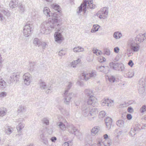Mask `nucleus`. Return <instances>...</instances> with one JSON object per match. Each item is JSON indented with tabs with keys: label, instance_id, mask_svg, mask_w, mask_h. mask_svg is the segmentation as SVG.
I'll return each instance as SVG.
<instances>
[{
	"label": "nucleus",
	"instance_id": "5fc2aeb1",
	"mask_svg": "<svg viewBox=\"0 0 146 146\" xmlns=\"http://www.w3.org/2000/svg\"><path fill=\"white\" fill-rule=\"evenodd\" d=\"M7 95V93L5 92H3L0 93V97H5Z\"/></svg>",
	"mask_w": 146,
	"mask_h": 146
},
{
	"label": "nucleus",
	"instance_id": "c03bdc74",
	"mask_svg": "<svg viewBox=\"0 0 146 146\" xmlns=\"http://www.w3.org/2000/svg\"><path fill=\"white\" fill-rule=\"evenodd\" d=\"M106 113L105 112L103 111H101L99 114V117L100 118H102L104 117Z\"/></svg>",
	"mask_w": 146,
	"mask_h": 146
},
{
	"label": "nucleus",
	"instance_id": "393cba45",
	"mask_svg": "<svg viewBox=\"0 0 146 146\" xmlns=\"http://www.w3.org/2000/svg\"><path fill=\"white\" fill-rule=\"evenodd\" d=\"M122 36L121 33L119 32L116 31L113 33V37L116 39H119L121 38Z\"/></svg>",
	"mask_w": 146,
	"mask_h": 146
},
{
	"label": "nucleus",
	"instance_id": "8fccbe9b",
	"mask_svg": "<svg viewBox=\"0 0 146 146\" xmlns=\"http://www.w3.org/2000/svg\"><path fill=\"white\" fill-rule=\"evenodd\" d=\"M109 80L110 82H114L115 81V78L113 76H111L109 78Z\"/></svg>",
	"mask_w": 146,
	"mask_h": 146
},
{
	"label": "nucleus",
	"instance_id": "a211bd4d",
	"mask_svg": "<svg viewBox=\"0 0 146 146\" xmlns=\"http://www.w3.org/2000/svg\"><path fill=\"white\" fill-rule=\"evenodd\" d=\"M68 132L72 134L75 135V132L77 131V129L73 125H70L68 127Z\"/></svg>",
	"mask_w": 146,
	"mask_h": 146
},
{
	"label": "nucleus",
	"instance_id": "7c9ffc66",
	"mask_svg": "<svg viewBox=\"0 0 146 146\" xmlns=\"http://www.w3.org/2000/svg\"><path fill=\"white\" fill-rule=\"evenodd\" d=\"M99 128L98 127H95L92 129V135H95L98 132Z\"/></svg>",
	"mask_w": 146,
	"mask_h": 146
},
{
	"label": "nucleus",
	"instance_id": "13d9d810",
	"mask_svg": "<svg viewBox=\"0 0 146 146\" xmlns=\"http://www.w3.org/2000/svg\"><path fill=\"white\" fill-rule=\"evenodd\" d=\"M77 84L80 86H82L84 85L83 82L81 81H78L77 83Z\"/></svg>",
	"mask_w": 146,
	"mask_h": 146
},
{
	"label": "nucleus",
	"instance_id": "20e7f679",
	"mask_svg": "<svg viewBox=\"0 0 146 146\" xmlns=\"http://www.w3.org/2000/svg\"><path fill=\"white\" fill-rule=\"evenodd\" d=\"M108 10L107 7H104L101 9L96 14L98 17L100 19L106 18L108 16Z\"/></svg>",
	"mask_w": 146,
	"mask_h": 146
},
{
	"label": "nucleus",
	"instance_id": "bf43d9fd",
	"mask_svg": "<svg viewBox=\"0 0 146 146\" xmlns=\"http://www.w3.org/2000/svg\"><path fill=\"white\" fill-rule=\"evenodd\" d=\"M127 111L129 113H131L133 112V110L132 108L130 107L128 108L127 109Z\"/></svg>",
	"mask_w": 146,
	"mask_h": 146
},
{
	"label": "nucleus",
	"instance_id": "9b49d317",
	"mask_svg": "<svg viewBox=\"0 0 146 146\" xmlns=\"http://www.w3.org/2000/svg\"><path fill=\"white\" fill-rule=\"evenodd\" d=\"M55 41L58 43H60L63 40V38L61 33L56 32L54 34Z\"/></svg>",
	"mask_w": 146,
	"mask_h": 146
},
{
	"label": "nucleus",
	"instance_id": "ddd939ff",
	"mask_svg": "<svg viewBox=\"0 0 146 146\" xmlns=\"http://www.w3.org/2000/svg\"><path fill=\"white\" fill-rule=\"evenodd\" d=\"M41 133L40 136V139L42 140V142L44 144L47 145L48 143L47 137L45 136L44 131L42 130H41Z\"/></svg>",
	"mask_w": 146,
	"mask_h": 146
},
{
	"label": "nucleus",
	"instance_id": "0e129e2a",
	"mask_svg": "<svg viewBox=\"0 0 146 146\" xmlns=\"http://www.w3.org/2000/svg\"><path fill=\"white\" fill-rule=\"evenodd\" d=\"M105 54L107 55H109L110 54V52L109 49H106L105 51Z\"/></svg>",
	"mask_w": 146,
	"mask_h": 146
},
{
	"label": "nucleus",
	"instance_id": "7ed1b4c3",
	"mask_svg": "<svg viewBox=\"0 0 146 146\" xmlns=\"http://www.w3.org/2000/svg\"><path fill=\"white\" fill-rule=\"evenodd\" d=\"M91 3V0H84L82 3L78 7V10L77 11V13L78 14H79L83 10L85 13L86 11V8H89L90 7L91 9V8L90 7V6Z\"/></svg>",
	"mask_w": 146,
	"mask_h": 146
},
{
	"label": "nucleus",
	"instance_id": "9d476101",
	"mask_svg": "<svg viewBox=\"0 0 146 146\" xmlns=\"http://www.w3.org/2000/svg\"><path fill=\"white\" fill-rule=\"evenodd\" d=\"M11 79H10V81L11 82L10 84L13 82H17L19 81V75L18 73H14L12 74L11 76Z\"/></svg>",
	"mask_w": 146,
	"mask_h": 146
},
{
	"label": "nucleus",
	"instance_id": "72a5a7b5",
	"mask_svg": "<svg viewBox=\"0 0 146 146\" xmlns=\"http://www.w3.org/2000/svg\"><path fill=\"white\" fill-rule=\"evenodd\" d=\"M100 26L98 25H94L92 29V33H95L98 31Z\"/></svg>",
	"mask_w": 146,
	"mask_h": 146
},
{
	"label": "nucleus",
	"instance_id": "6e6552de",
	"mask_svg": "<svg viewBox=\"0 0 146 146\" xmlns=\"http://www.w3.org/2000/svg\"><path fill=\"white\" fill-rule=\"evenodd\" d=\"M86 97L88 98L87 103L90 105H91V91L90 89H86L85 91Z\"/></svg>",
	"mask_w": 146,
	"mask_h": 146
},
{
	"label": "nucleus",
	"instance_id": "cd10ccee",
	"mask_svg": "<svg viewBox=\"0 0 146 146\" xmlns=\"http://www.w3.org/2000/svg\"><path fill=\"white\" fill-rule=\"evenodd\" d=\"M92 106L94 107L98 105L97 100L96 98L92 96Z\"/></svg>",
	"mask_w": 146,
	"mask_h": 146
},
{
	"label": "nucleus",
	"instance_id": "f257e3e1",
	"mask_svg": "<svg viewBox=\"0 0 146 146\" xmlns=\"http://www.w3.org/2000/svg\"><path fill=\"white\" fill-rule=\"evenodd\" d=\"M49 21L42 22L40 25V31L42 34L47 35L53 30L60 31V25L57 23L58 20L57 15L56 13H51Z\"/></svg>",
	"mask_w": 146,
	"mask_h": 146
},
{
	"label": "nucleus",
	"instance_id": "774afa93",
	"mask_svg": "<svg viewBox=\"0 0 146 146\" xmlns=\"http://www.w3.org/2000/svg\"><path fill=\"white\" fill-rule=\"evenodd\" d=\"M114 51L116 53H118L119 50V48L118 47H116L114 48Z\"/></svg>",
	"mask_w": 146,
	"mask_h": 146
},
{
	"label": "nucleus",
	"instance_id": "4468645a",
	"mask_svg": "<svg viewBox=\"0 0 146 146\" xmlns=\"http://www.w3.org/2000/svg\"><path fill=\"white\" fill-rule=\"evenodd\" d=\"M91 77V74L83 72L81 75L80 78L81 80L87 81Z\"/></svg>",
	"mask_w": 146,
	"mask_h": 146
},
{
	"label": "nucleus",
	"instance_id": "2eb2a0df",
	"mask_svg": "<svg viewBox=\"0 0 146 146\" xmlns=\"http://www.w3.org/2000/svg\"><path fill=\"white\" fill-rule=\"evenodd\" d=\"M113 105V101L111 100L107 99L104 100L102 103V105L103 106H111Z\"/></svg>",
	"mask_w": 146,
	"mask_h": 146
},
{
	"label": "nucleus",
	"instance_id": "a19ab883",
	"mask_svg": "<svg viewBox=\"0 0 146 146\" xmlns=\"http://www.w3.org/2000/svg\"><path fill=\"white\" fill-rule=\"evenodd\" d=\"M52 7L53 9L56 10L58 12H60V6L56 4H53L52 5Z\"/></svg>",
	"mask_w": 146,
	"mask_h": 146
},
{
	"label": "nucleus",
	"instance_id": "5701e85b",
	"mask_svg": "<svg viewBox=\"0 0 146 146\" xmlns=\"http://www.w3.org/2000/svg\"><path fill=\"white\" fill-rule=\"evenodd\" d=\"M120 63H114L113 62L110 63V66L111 68L113 70H117L118 66Z\"/></svg>",
	"mask_w": 146,
	"mask_h": 146
},
{
	"label": "nucleus",
	"instance_id": "680f3d73",
	"mask_svg": "<svg viewBox=\"0 0 146 146\" xmlns=\"http://www.w3.org/2000/svg\"><path fill=\"white\" fill-rule=\"evenodd\" d=\"M137 36H139L138 37L139 39L140 38V37H144L145 38H146V33H144L143 34H140L139 35H137Z\"/></svg>",
	"mask_w": 146,
	"mask_h": 146
},
{
	"label": "nucleus",
	"instance_id": "aec40b11",
	"mask_svg": "<svg viewBox=\"0 0 146 146\" xmlns=\"http://www.w3.org/2000/svg\"><path fill=\"white\" fill-rule=\"evenodd\" d=\"M127 70L126 69H125L124 64L122 63H120L119 65L118 66L117 70L124 72H126Z\"/></svg>",
	"mask_w": 146,
	"mask_h": 146
},
{
	"label": "nucleus",
	"instance_id": "f3484780",
	"mask_svg": "<svg viewBox=\"0 0 146 146\" xmlns=\"http://www.w3.org/2000/svg\"><path fill=\"white\" fill-rule=\"evenodd\" d=\"M105 121L107 128L109 129H110L111 125L112 119L111 118L107 117L105 119Z\"/></svg>",
	"mask_w": 146,
	"mask_h": 146
},
{
	"label": "nucleus",
	"instance_id": "864d4df0",
	"mask_svg": "<svg viewBox=\"0 0 146 146\" xmlns=\"http://www.w3.org/2000/svg\"><path fill=\"white\" fill-rule=\"evenodd\" d=\"M65 54V52L64 50H61L58 53V55L60 56H62Z\"/></svg>",
	"mask_w": 146,
	"mask_h": 146
},
{
	"label": "nucleus",
	"instance_id": "1a4fd4ad",
	"mask_svg": "<svg viewBox=\"0 0 146 146\" xmlns=\"http://www.w3.org/2000/svg\"><path fill=\"white\" fill-rule=\"evenodd\" d=\"M23 119L20 118L16 120L17 123H19V124L17 126V129L18 131H20L25 126V124L23 122Z\"/></svg>",
	"mask_w": 146,
	"mask_h": 146
},
{
	"label": "nucleus",
	"instance_id": "49530a36",
	"mask_svg": "<svg viewBox=\"0 0 146 146\" xmlns=\"http://www.w3.org/2000/svg\"><path fill=\"white\" fill-rule=\"evenodd\" d=\"M72 145V144L71 141H68L63 143L62 146H71Z\"/></svg>",
	"mask_w": 146,
	"mask_h": 146
},
{
	"label": "nucleus",
	"instance_id": "b1692460",
	"mask_svg": "<svg viewBox=\"0 0 146 146\" xmlns=\"http://www.w3.org/2000/svg\"><path fill=\"white\" fill-rule=\"evenodd\" d=\"M39 85L41 89L45 90L47 88L45 82L42 80H40L39 82Z\"/></svg>",
	"mask_w": 146,
	"mask_h": 146
},
{
	"label": "nucleus",
	"instance_id": "4d7b16f0",
	"mask_svg": "<svg viewBox=\"0 0 146 146\" xmlns=\"http://www.w3.org/2000/svg\"><path fill=\"white\" fill-rule=\"evenodd\" d=\"M41 45L42 46V48L44 49L46 48V46L47 45V44L46 42H44L41 41Z\"/></svg>",
	"mask_w": 146,
	"mask_h": 146
},
{
	"label": "nucleus",
	"instance_id": "e433bc0d",
	"mask_svg": "<svg viewBox=\"0 0 146 146\" xmlns=\"http://www.w3.org/2000/svg\"><path fill=\"white\" fill-rule=\"evenodd\" d=\"M80 61V59H78L77 60L74 61L71 63V66L73 68L75 67L76 66Z\"/></svg>",
	"mask_w": 146,
	"mask_h": 146
},
{
	"label": "nucleus",
	"instance_id": "09e8293b",
	"mask_svg": "<svg viewBox=\"0 0 146 146\" xmlns=\"http://www.w3.org/2000/svg\"><path fill=\"white\" fill-rule=\"evenodd\" d=\"M93 52L94 54H95L96 55H100V54L101 52L98 49H94V48L93 50Z\"/></svg>",
	"mask_w": 146,
	"mask_h": 146
},
{
	"label": "nucleus",
	"instance_id": "dca6fc26",
	"mask_svg": "<svg viewBox=\"0 0 146 146\" xmlns=\"http://www.w3.org/2000/svg\"><path fill=\"white\" fill-rule=\"evenodd\" d=\"M140 128L138 126H135L133 128H132L130 131V133L133 136L135 135L140 130Z\"/></svg>",
	"mask_w": 146,
	"mask_h": 146
},
{
	"label": "nucleus",
	"instance_id": "c756f323",
	"mask_svg": "<svg viewBox=\"0 0 146 146\" xmlns=\"http://www.w3.org/2000/svg\"><path fill=\"white\" fill-rule=\"evenodd\" d=\"M73 51L74 52H82L84 50L83 48L80 46L75 47L73 49Z\"/></svg>",
	"mask_w": 146,
	"mask_h": 146
},
{
	"label": "nucleus",
	"instance_id": "79ce46f5",
	"mask_svg": "<svg viewBox=\"0 0 146 146\" xmlns=\"http://www.w3.org/2000/svg\"><path fill=\"white\" fill-rule=\"evenodd\" d=\"M73 82H68L67 85V88L66 90H68V91L73 85Z\"/></svg>",
	"mask_w": 146,
	"mask_h": 146
},
{
	"label": "nucleus",
	"instance_id": "ea45409f",
	"mask_svg": "<svg viewBox=\"0 0 146 146\" xmlns=\"http://www.w3.org/2000/svg\"><path fill=\"white\" fill-rule=\"evenodd\" d=\"M98 111L97 108L95 107L92 108V116L94 115H97L98 114Z\"/></svg>",
	"mask_w": 146,
	"mask_h": 146
},
{
	"label": "nucleus",
	"instance_id": "a18cd8bd",
	"mask_svg": "<svg viewBox=\"0 0 146 146\" xmlns=\"http://www.w3.org/2000/svg\"><path fill=\"white\" fill-rule=\"evenodd\" d=\"M19 7L20 9L21 12V13H23L25 10V7L21 4H19Z\"/></svg>",
	"mask_w": 146,
	"mask_h": 146
},
{
	"label": "nucleus",
	"instance_id": "f704fd0d",
	"mask_svg": "<svg viewBox=\"0 0 146 146\" xmlns=\"http://www.w3.org/2000/svg\"><path fill=\"white\" fill-rule=\"evenodd\" d=\"M91 134L90 133H87L86 135V137L85 138V141L86 142H88V143L89 144V142L91 141Z\"/></svg>",
	"mask_w": 146,
	"mask_h": 146
},
{
	"label": "nucleus",
	"instance_id": "4c0bfd02",
	"mask_svg": "<svg viewBox=\"0 0 146 146\" xmlns=\"http://www.w3.org/2000/svg\"><path fill=\"white\" fill-rule=\"evenodd\" d=\"M42 123L46 124V125H48L49 124V119L47 117L43 118L42 120Z\"/></svg>",
	"mask_w": 146,
	"mask_h": 146
},
{
	"label": "nucleus",
	"instance_id": "423d86ee",
	"mask_svg": "<svg viewBox=\"0 0 146 146\" xmlns=\"http://www.w3.org/2000/svg\"><path fill=\"white\" fill-rule=\"evenodd\" d=\"M23 78L24 84L27 86L30 84L32 80L31 75L29 73H25L23 76Z\"/></svg>",
	"mask_w": 146,
	"mask_h": 146
},
{
	"label": "nucleus",
	"instance_id": "473e14b6",
	"mask_svg": "<svg viewBox=\"0 0 146 146\" xmlns=\"http://www.w3.org/2000/svg\"><path fill=\"white\" fill-rule=\"evenodd\" d=\"M117 125L120 127H122L124 126V121L122 120H119L116 122Z\"/></svg>",
	"mask_w": 146,
	"mask_h": 146
},
{
	"label": "nucleus",
	"instance_id": "e2e57ef3",
	"mask_svg": "<svg viewBox=\"0 0 146 146\" xmlns=\"http://www.w3.org/2000/svg\"><path fill=\"white\" fill-rule=\"evenodd\" d=\"M5 19V17L3 14L0 12V20L1 21Z\"/></svg>",
	"mask_w": 146,
	"mask_h": 146
},
{
	"label": "nucleus",
	"instance_id": "0eeeda50",
	"mask_svg": "<svg viewBox=\"0 0 146 146\" xmlns=\"http://www.w3.org/2000/svg\"><path fill=\"white\" fill-rule=\"evenodd\" d=\"M32 25L29 24H27L24 27L23 33L24 36L27 37L29 36L32 31Z\"/></svg>",
	"mask_w": 146,
	"mask_h": 146
},
{
	"label": "nucleus",
	"instance_id": "de8ad7c7",
	"mask_svg": "<svg viewBox=\"0 0 146 146\" xmlns=\"http://www.w3.org/2000/svg\"><path fill=\"white\" fill-rule=\"evenodd\" d=\"M140 111L141 113H143L146 111V105L143 106L140 109Z\"/></svg>",
	"mask_w": 146,
	"mask_h": 146
},
{
	"label": "nucleus",
	"instance_id": "6e6d98bb",
	"mask_svg": "<svg viewBox=\"0 0 146 146\" xmlns=\"http://www.w3.org/2000/svg\"><path fill=\"white\" fill-rule=\"evenodd\" d=\"M103 72L106 74L108 73V67H105L104 68V69H102V71Z\"/></svg>",
	"mask_w": 146,
	"mask_h": 146
},
{
	"label": "nucleus",
	"instance_id": "a878e982",
	"mask_svg": "<svg viewBox=\"0 0 146 146\" xmlns=\"http://www.w3.org/2000/svg\"><path fill=\"white\" fill-rule=\"evenodd\" d=\"M6 82L3 78L1 76H0V87L2 88H4L6 86Z\"/></svg>",
	"mask_w": 146,
	"mask_h": 146
},
{
	"label": "nucleus",
	"instance_id": "39448f33",
	"mask_svg": "<svg viewBox=\"0 0 146 146\" xmlns=\"http://www.w3.org/2000/svg\"><path fill=\"white\" fill-rule=\"evenodd\" d=\"M68 90H65V92L63 95L64 98V104L66 105H69L71 102V99L72 96L74 95L73 93H68Z\"/></svg>",
	"mask_w": 146,
	"mask_h": 146
},
{
	"label": "nucleus",
	"instance_id": "412c9836",
	"mask_svg": "<svg viewBox=\"0 0 146 146\" xmlns=\"http://www.w3.org/2000/svg\"><path fill=\"white\" fill-rule=\"evenodd\" d=\"M42 41L37 38H35L33 41V44L36 46L38 47L41 46V43Z\"/></svg>",
	"mask_w": 146,
	"mask_h": 146
},
{
	"label": "nucleus",
	"instance_id": "f03ea898",
	"mask_svg": "<svg viewBox=\"0 0 146 146\" xmlns=\"http://www.w3.org/2000/svg\"><path fill=\"white\" fill-rule=\"evenodd\" d=\"M139 36H137L135 38H130L128 40L127 44L128 46L133 52H137L139 49L140 46L139 45Z\"/></svg>",
	"mask_w": 146,
	"mask_h": 146
},
{
	"label": "nucleus",
	"instance_id": "4be33fe9",
	"mask_svg": "<svg viewBox=\"0 0 146 146\" xmlns=\"http://www.w3.org/2000/svg\"><path fill=\"white\" fill-rule=\"evenodd\" d=\"M57 125L58 127V128H60L62 131H64L66 129L65 125L61 122H58L57 123Z\"/></svg>",
	"mask_w": 146,
	"mask_h": 146
},
{
	"label": "nucleus",
	"instance_id": "37998d69",
	"mask_svg": "<svg viewBox=\"0 0 146 146\" xmlns=\"http://www.w3.org/2000/svg\"><path fill=\"white\" fill-rule=\"evenodd\" d=\"M98 77L96 72L95 70H92V78H97Z\"/></svg>",
	"mask_w": 146,
	"mask_h": 146
},
{
	"label": "nucleus",
	"instance_id": "f8f14e48",
	"mask_svg": "<svg viewBox=\"0 0 146 146\" xmlns=\"http://www.w3.org/2000/svg\"><path fill=\"white\" fill-rule=\"evenodd\" d=\"M145 84L144 82L141 80H140L139 81V85L138 87L139 88H138L139 92L141 94L143 93L145 90Z\"/></svg>",
	"mask_w": 146,
	"mask_h": 146
},
{
	"label": "nucleus",
	"instance_id": "58836bf2",
	"mask_svg": "<svg viewBox=\"0 0 146 146\" xmlns=\"http://www.w3.org/2000/svg\"><path fill=\"white\" fill-rule=\"evenodd\" d=\"M7 111L6 109L5 108H2L0 109V116H3L5 115Z\"/></svg>",
	"mask_w": 146,
	"mask_h": 146
},
{
	"label": "nucleus",
	"instance_id": "69168bd1",
	"mask_svg": "<svg viewBox=\"0 0 146 146\" xmlns=\"http://www.w3.org/2000/svg\"><path fill=\"white\" fill-rule=\"evenodd\" d=\"M127 119L128 120H130L132 118V116L131 114H128L127 115Z\"/></svg>",
	"mask_w": 146,
	"mask_h": 146
},
{
	"label": "nucleus",
	"instance_id": "c85d7f7f",
	"mask_svg": "<svg viewBox=\"0 0 146 146\" xmlns=\"http://www.w3.org/2000/svg\"><path fill=\"white\" fill-rule=\"evenodd\" d=\"M26 110V108L24 106H21L18 108V113H22Z\"/></svg>",
	"mask_w": 146,
	"mask_h": 146
},
{
	"label": "nucleus",
	"instance_id": "bb28decb",
	"mask_svg": "<svg viewBox=\"0 0 146 146\" xmlns=\"http://www.w3.org/2000/svg\"><path fill=\"white\" fill-rule=\"evenodd\" d=\"M43 13L44 14L47 16L50 17V11L49 9L47 7H44L43 9Z\"/></svg>",
	"mask_w": 146,
	"mask_h": 146
},
{
	"label": "nucleus",
	"instance_id": "338daca9",
	"mask_svg": "<svg viewBox=\"0 0 146 146\" xmlns=\"http://www.w3.org/2000/svg\"><path fill=\"white\" fill-rule=\"evenodd\" d=\"M6 132L7 134H9L12 132V131L10 128H8L7 129Z\"/></svg>",
	"mask_w": 146,
	"mask_h": 146
},
{
	"label": "nucleus",
	"instance_id": "6ab92c4d",
	"mask_svg": "<svg viewBox=\"0 0 146 146\" xmlns=\"http://www.w3.org/2000/svg\"><path fill=\"white\" fill-rule=\"evenodd\" d=\"M18 0H11L9 3L10 7L12 8L17 7L18 6Z\"/></svg>",
	"mask_w": 146,
	"mask_h": 146
},
{
	"label": "nucleus",
	"instance_id": "c9c22d12",
	"mask_svg": "<svg viewBox=\"0 0 146 146\" xmlns=\"http://www.w3.org/2000/svg\"><path fill=\"white\" fill-rule=\"evenodd\" d=\"M1 11L7 17H9L10 15L9 11L7 9H2Z\"/></svg>",
	"mask_w": 146,
	"mask_h": 146
},
{
	"label": "nucleus",
	"instance_id": "603ef678",
	"mask_svg": "<svg viewBox=\"0 0 146 146\" xmlns=\"http://www.w3.org/2000/svg\"><path fill=\"white\" fill-rule=\"evenodd\" d=\"M105 67L104 66H98L96 68L99 71L102 72V69H104Z\"/></svg>",
	"mask_w": 146,
	"mask_h": 146
},
{
	"label": "nucleus",
	"instance_id": "052dcab7",
	"mask_svg": "<svg viewBox=\"0 0 146 146\" xmlns=\"http://www.w3.org/2000/svg\"><path fill=\"white\" fill-rule=\"evenodd\" d=\"M128 65L131 67H132L133 65V63L131 60H130L128 63Z\"/></svg>",
	"mask_w": 146,
	"mask_h": 146
},
{
	"label": "nucleus",
	"instance_id": "3c124183",
	"mask_svg": "<svg viewBox=\"0 0 146 146\" xmlns=\"http://www.w3.org/2000/svg\"><path fill=\"white\" fill-rule=\"evenodd\" d=\"M106 60V59L104 57H100L98 59V61L100 62H104Z\"/></svg>",
	"mask_w": 146,
	"mask_h": 146
},
{
	"label": "nucleus",
	"instance_id": "2f4dec72",
	"mask_svg": "<svg viewBox=\"0 0 146 146\" xmlns=\"http://www.w3.org/2000/svg\"><path fill=\"white\" fill-rule=\"evenodd\" d=\"M134 75V72H128L127 73H125L124 76L125 77L130 78L133 77Z\"/></svg>",
	"mask_w": 146,
	"mask_h": 146
}]
</instances>
